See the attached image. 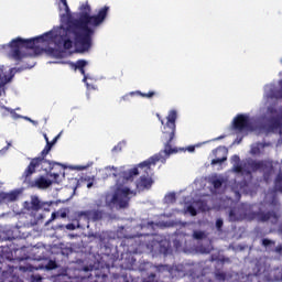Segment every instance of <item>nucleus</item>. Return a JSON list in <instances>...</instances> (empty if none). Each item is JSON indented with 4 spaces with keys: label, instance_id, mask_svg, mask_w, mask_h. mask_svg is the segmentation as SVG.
Wrapping results in <instances>:
<instances>
[{
    "label": "nucleus",
    "instance_id": "obj_41",
    "mask_svg": "<svg viewBox=\"0 0 282 282\" xmlns=\"http://www.w3.org/2000/svg\"><path fill=\"white\" fill-rule=\"evenodd\" d=\"M135 94H140V93H130V96H133V95H135Z\"/></svg>",
    "mask_w": 282,
    "mask_h": 282
},
{
    "label": "nucleus",
    "instance_id": "obj_44",
    "mask_svg": "<svg viewBox=\"0 0 282 282\" xmlns=\"http://www.w3.org/2000/svg\"><path fill=\"white\" fill-rule=\"evenodd\" d=\"M235 193H236V196H239V192L235 191Z\"/></svg>",
    "mask_w": 282,
    "mask_h": 282
},
{
    "label": "nucleus",
    "instance_id": "obj_32",
    "mask_svg": "<svg viewBox=\"0 0 282 282\" xmlns=\"http://www.w3.org/2000/svg\"><path fill=\"white\" fill-rule=\"evenodd\" d=\"M153 95H154V93H149V94L142 95V96H144L145 98H151V97H153Z\"/></svg>",
    "mask_w": 282,
    "mask_h": 282
},
{
    "label": "nucleus",
    "instance_id": "obj_19",
    "mask_svg": "<svg viewBox=\"0 0 282 282\" xmlns=\"http://www.w3.org/2000/svg\"><path fill=\"white\" fill-rule=\"evenodd\" d=\"M208 141H205L203 143H197L195 145H189L188 148H186V151H188L189 153H193L195 151V149H199V147H202V144H207Z\"/></svg>",
    "mask_w": 282,
    "mask_h": 282
},
{
    "label": "nucleus",
    "instance_id": "obj_36",
    "mask_svg": "<svg viewBox=\"0 0 282 282\" xmlns=\"http://www.w3.org/2000/svg\"><path fill=\"white\" fill-rule=\"evenodd\" d=\"M94 186V183H88L87 188H91Z\"/></svg>",
    "mask_w": 282,
    "mask_h": 282
},
{
    "label": "nucleus",
    "instance_id": "obj_1",
    "mask_svg": "<svg viewBox=\"0 0 282 282\" xmlns=\"http://www.w3.org/2000/svg\"><path fill=\"white\" fill-rule=\"evenodd\" d=\"M59 10L62 25L54 28L52 31L44 33L41 36L23 40L18 37L10 44L2 45L7 50L10 58L21 61L28 56V50H42L53 58H63L74 52H89L91 47V34L100 28L107 19L109 7H102L98 10L97 14L91 15V7L88 2L79 7L78 19L73 22L72 13L67 0H56Z\"/></svg>",
    "mask_w": 282,
    "mask_h": 282
},
{
    "label": "nucleus",
    "instance_id": "obj_46",
    "mask_svg": "<svg viewBox=\"0 0 282 282\" xmlns=\"http://www.w3.org/2000/svg\"><path fill=\"white\" fill-rule=\"evenodd\" d=\"M161 124H164V120H161Z\"/></svg>",
    "mask_w": 282,
    "mask_h": 282
},
{
    "label": "nucleus",
    "instance_id": "obj_12",
    "mask_svg": "<svg viewBox=\"0 0 282 282\" xmlns=\"http://www.w3.org/2000/svg\"><path fill=\"white\" fill-rule=\"evenodd\" d=\"M210 184H213L214 188L217 191L218 188H221L224 184H226V178L221 175L214 174L209 177Z\"/></svg>",
    "mask_w": 282,
    "mask_h": 282
},
{
    "label": "nucleus",
    "instance_id": "obj_9",
    "mask_svg": "<svg viewBox=\"0 0 282 282\" xmlns=\"http://www.w3.org/2000/svg\"><path fill=\"white\" fill-rule=\"evenodd\" d=\"M250 117L248 115H239L234 119V129L236 131H248Z\"/></svg>",
    "mask_w": 282,
    "mask_h": 282
},
{
    "label": "nucleus",
    "instance_id": "obj_33",
    "mask_svg": "<svg viewBox=\"0 0 282 282\" xmlns=\"http://www.w3.org/2000/svg\"><path fill=\"white\" fill-rule=\"evenodd\" d=\"M66 228L67 230H74V225H67Z\"/></svg>",
    "mask_w": 282,
    "mask_h": 282
},
{
    "label": "nucleus",
    "instance_id": "obj_17",
    "mask_svg": "<svg viewBox=\"0 0 282 282\" xmlns=\"http://www.w3.org/2000/svg\"><path fill=\"white\" fill-rule=\"evenodd\" d=\"M165 204H173L175 202V193H169L164 197Z\"/></svg>",
    "mask_w": 282,
    "mask_h": 282
},
{
    "label": "nucleus",
    "instance_id": "obj_28",
    "mask_svg": "<svg viewBox=\"0 0 282 282\" xmlns=\"http://www.w3.org/2000/svg\"><path fill=\"white\" fill-rule=\"evenodd\" d=\"M58 138H61V134H58L57 137H55L53 139V141H51L50 143L52 144V147H54V144H56V142L58 141Z\"/></svg>",
    "mask_w": 282,
    "mask_h": 282
},
{
    "label": "nucleus",
    "instance_id": "obj_34",
    "mask_svg": "<svg viewBox=\"0 0 282 282\" xmlns=\"http://www.w3.org/2000/svg\"><path fill=\"white\" fill-rule=\"evenodd\" d=\"M44 140H45L46 144H48L50 138H47V134H44Z\"/></svg>",
    "mask_w": 282,
    "mask_h": 282
},
{
    "label": "nucleus",
    "instance_id": "obj_7",
    "mask_svg": "<svg viewBox=\"0 0 282 282\" xmlns=\"http://www.w3.org/2000/svg\"><path fill=\"white\" fill-rule=\"evenodd\" d=\"M87 65H89V62L85 61V59H79L76 62V64H70V67H73V69H79L80 74H83L84 78H83V83H86V87L87 89H94V86L89 85V83H87V80H91V77L89 75H85V67H87Z\"/></svg>",
    "mask_w": 282,
    "mask_h": 282
},
{
    "label": "nucleus",
    "instance_id": "obj_47",
    "mask_svg": "<svg viewBox=\"0 0 282 282\" xmlns=\"http://www.w3.org/2000/svg\"><path fill=\"white\" fill-rule=\"evenodd\" d=\"M112 175H115V176H116V173H112Z\"/></svg>",
    "mask_w": 282,
    "mask_h": 282
},
{
    "label": "nucleus",
    "instance_id": "obj_27",
    "mask_svg": "<svg viewBox=\"0 0 282 282\" xmlns=\"http://www.w3.org/2000/svg\"><path fill=\"white\" fill-rule=\"evenodd\" d=\"M223 226H224V220L218 219V220L216 221V228H218V230H219V228H221Z\"/></svg>",
    "mask_w": 282,
    "mask_h": 282
},
{
    "label": "nucleus",
    "instance_id": "obj_42",
    "mask_svg": "<svg viewBox=\"0 0 282 282\" xmlns=\"http://www.w3.org/2000/svg\"><path fill=\"white\" fill-rule=\"evenodd\" d=\"M269 111H270V113H271L272 116H274V111H272V110H270V109H269Z\"/></svg>",
    "mask_w": 282,
    "mask_h": 282
},
{
    "label": "nucleus",
    "instance_id": "obj_26",
    "mask_svg": "<svg viewBox=\"0 0 282 282\" xmlns=\"http://www.w3.org/2000/svg\"><path fill=\"white\" fill-rule=\"evenodd\" d=\"M32 204H33V206L39 207V206H40L39 198H37V197H33V198H32Z\"/></svg>",
    "mask_w": 282,
    "mask_h": 282
},
{
    "label": "nucleus",
    "instance_id": "obj_30",
    "mask_svg": "<svg viewBox=\"0 0 282 282\" xmlns=\"http://www.w3.org/2000/svg\"><path fill=\"white\" fill-rule=\"evenodd\" d=\"M246 186H248V185H246V184L240 185V193H246Z\"/></svg>",
    "mask_w": 282,
    "mask_h": 282
},
{
    "label": "nucleus",
    "instance_id": "obj_35",
    "mask_svg": "<svg viewBox=\"0 0 282 282\" xmlns=\"http://www.w3.org/2000/svg\"><path fill=\"white\" fill-rule=\"evenodd\" d=\"M61 217H62V219H65L67 217V214L66 213H62Z\"/></svg>",
    "mask_w": 282,
    "mask_h": 282
},
{
    "label": "nucleus",
    "instance_id": "obj_4",
    "mask_svg": "<svg viewBox=\"0 0 282 282\" xmlns=\"http://www.w3.org/2000/svg\"><path fill=\"white\" fill-rule=\"evenodd\" d=\"M63 166V164L61 163H56V162H51L45 160L44 158H35L32 159L31 163L29 164V166L26 167V170L23 173V180L24 182H28V177H30L31 175H34V173H36V169H39V166H41V169H43V171H52V169H54V166Z\"/></svg>",
    "mask_w": 282,
    "mask_h": 282
},
{
    "label": "nucleus",
    "instance_id": "obj_15",
    "mask_svg": "<svg viewBox=\"0 0 282 282\" xmlns=\"http://www.w3.org/2000/svg\"><path fill=\"white\" fill-rule=\"evenodd\" d=\"M263 149H265L264 143L253 144L251 147V155H259V153H261V151H263Z\"/></svg>",
    "mask_w": 282,
    "mask_h": 282
},
{
    "label": "nucleus",
    "instance_id": "obj_43",
    "mask_svg": "<svg viewBox=\"0 0 282 282\" xmlns=\"http://www.w3.org/2000/svg\"><path fill=\"white\" fill-rule=\"evenodd\" d=\"M31 122H32V124H36V121H34V120H32Z\"/></svg>",
    "mask_w": 282,
    "mask_h": 282
},
{
    "label": "nucleus",
    "instance_id": "obj_6",
    "mask_svg": "<svg viewBox=\"0 0 282 282\" xmlns=\"http://www.w3.org/2000/svg\"><path fill=\"white\" fill-rule=\"evenodd\" d=\"M14 74H17V68L0 66V96H6V85L14 78Z\"/></svg>",
    "mask_w": 282,
    "mask_h": 282
},
{
    "label": "nucleus",
    "instance_id": "obj_24",
    "mask_svg": "<svg viewBox=\"0 0 282 282\" xmlns=\"http://www.w3.org/2000/svg\"><path fill=\"white\" fill-rule=\"evenodd\" d=\"M270 208H274V210H279V202L276 199H273L270 204Z\"/></svg>",
    "mask_w": 282,
    "mask_h": 282
},
{
    "label": "nucleus",
    "instance_id": "obj_22",
    "mask_svg": "<svg viewBox=\"0 0 282 282\" xmlns=\"http://www.w3.org/2000/svg\"><path fill=\"white\" fill-rule=\"evenodd\" d=\"M205 237H206V234H204V231L194 232V239H204Z\"/></svg>",
    "mask_w": 282,
    "mask_h": 282
},
{
    "label": "nucleus",
    "instance_id": "obj_13",
    "mask_svg": "<svg viewBox=\"0 0 282 282\" xmlns=\"http://www.w3.org/2000/svg\"><path fill=\"white\" fill-rule=\"evenodd\" d=\"M19 195H21V191L14 189L10 193H3L1 197L4 202H17V199H19Z\"/></svg>",
    "mask_w": 282,
    "mask_h": 282
},
{
    "label": "nucleus",
    "instance_id": "obj_10",
    "mask_svg": "<svg viewBox=\"0 0 282 282\" xmlns=\"http://www.w3.org/2000/svg\"><path fill=\"white\" fill-rule=\"evenodd\" d=\"M214 159L212 160V164H221V162H226L228 160V149L226 147H219L213 151Z\"/></svg>",
    "mask_w": 282,
    "mask_h": 282
},
{
    "label": "nucleus",
    "instance_id": "obj_23",
    "mask_svg": "<svg viewBox=\"0 0 282 282\" xmlns=\"http://www.w3.org/2000/svg\"><path fill=\"white\" fill-rule=\"evenodd\" d=\"M262 246L268 248L269 246H274V242L272 240L263 239L262 240Z\"/></svg>",
    "mask_w": 282,
    "mask_h": 282
},
{
    "label": "nucleus",
    "instance_id": "obj_45",
    "mask_svg": "<svg viewBox=\"0 0 282 282\" xmlns=\"http://www.w3.org/2000/svg\"><path fill=\"white\" fill-rule=\"evenodd\" d=\"M122 98H123V100H127V95H126V96H123Z\"/></svg>",
    "mask_w": 282,
    "mask_h": 282
},
{
    "label": "nucleus",
    "instance_id": "obj_18",
    "mask_svg": "<svg viewBox=\"0 0 282 282\" xmlns=\"http://www.w3.org/2000/svg\"><path fill=\"white\" fill-rule=\"evenodd\" d=\"M70 171H87V165H69Z\"/></svg>",
    "mask_w": 282,
    "mask_h": 282
},
{
    "label": "nucleus",
    "instance_id": "obj_29",
    "mask_svg": "<svg viewBox=\"0 0 282 282\" xmlns=\"http://www.w3.org/2000/svg\"><path fill=\"white\" fill-rule=\"evenodd\" d=\"M57 217H58V214L53 213L48 221H54V219H56Z\"/></svg>",
    "mask_w": 282,
    "mask_h": 282
},
{
    "label": "nucleus",
    "instance_id": "obj_20",
    "mask_svg": "<svg viewBox=\"0 0 282 282\" xmlns=\"http://www.w3.org/2000/svg\"><path fill=\"white\" fill-rule=\"evenodd\" d=\"M89 217H91V219H94L95 221L98 220V219H102V213L100 212H95V213H91L89 215Z\"/></svg>",
    "mask_w": 282,
    "mask_h": 282
},
{
    "label": "nucleus",
    "instance_id": "obj_38",
    "mask_svg": "<svg viewBox=\"0 0 282 282\" xmlns=\"http://www.w3.org/2000/svg\"><path fill=\"white\" fill-rule=\"evenodd\" d=\"M281 250H282V247L276 248V252H281Z\"/></svg>",
    "mask_w": 282,
    "mask_h": 282
},
{
    "label": "nucleus",
    "instance_id": "obj_5",
    "mask_svg": "<svg viewBox=\"0 0 282 282\" xmlns=\"http://www.w3.org/2000/svg\"><path fill=\"white\" fill-rule=\"evenodd\" d=\"M63 177H65V173H63L62 176L61 174L53 173L48 174L47 176H40L32 181L31 183H29V185L32 188H50L52 184H59Z\"/></svg>",
    "mask_w": 282,
    "mask_h": 282
},
{
    "label": "nucleus",
    "instance_id": "obj_25",
    "mask_svg": "<svg viewBox=\"0 0 282 282\" xmlns=\"http://www.w3.org/2000/svg\"><path fill=\"white\" fill-rule=\"evenodd\" d=\"M56 268V262L55 261H50L47 264L48 270H54Z\"/></svg>",
    "mask_w": 282,
    "mask_h": 282
},
{
    "label": "nucleus",
    "instance_id": "obj_39",
    "mask_svg": "<svg viewBox=\"0 0 282 282\" xmlns=\"http://www.w3.org/2000/svg\"><path fill=\"white\" fill-rule=\"evenodd\" d=\"M105 171L106 172L111 171V167H106Z\"/></svg>",
    "mask_w": 282,
    "mask_h": 282
},
{
    "label": "nucleus",
    "instance_id": "obj_3",
    "mask_svg": "<svg viewBox=\"0 0 282 282\" xmlns=\"http://www.w3.org/2000/svg\"><path fill=\"white\" fill-rule=\"evenodd\" d=\"M231 162L234 165L235 173H238L239 175H246L247 177H250V173L252 171H268V169H273V165L271 162H252V163H245L243 165H239V156L234 155L231 158Z\"/></svg>",
    "mask_w": 282,
    "mask_h": 282
},
{
    "label": "nucleus",
    "instance_id": "obj_2",
    "mask_svg": "<svg viewBox=\"0 0 282 282\" xmlns=\"http://www.w3.org/2000/svg\"><path fill=\"white\" fill-rule=\"evenodd\" d=\"M166 120L167 121L162 129V140L165 142L164 150L140 163L137 167L121 172L112 192L100 198L99 203H97L98 207L105 206L106 204V206H109L110 208H127L129 206V199H131L135 193L127 187L126 184L127 182H131L135 175H141L137 183V188H139V191H144V188L153 186V178H151V175H153L155 164H158V162L164 164L170 155L177 153V149L171 148V142H173V139L175 138L177 111L170 110ZM102 202H105V204Z\"/></svg>",
    "mask_w": 282,
    "mask_h": 282
},
{
    "label": "nucleus",
    "instance_id": "obj_8",
    "mask_svg": "<svg viewBox=\"0 0 282 282\" xmlns=\"http://www.w3.org/2000/svg\"><path fill=\"white\" fill-rule=\"evenodd\" d=\"M197 208L198 210H208V207H206V203L204 200L194 202L193 204L185 202V215L189 213L192 217H195L197 215Z\"/></svg>",
    "mask_w": 282,
    "mask_h": 282
},
{
    "label": "nucleus",
    "instance_id": "obj_14",
    "mask_svg": "<svg viewBox=\"0 0 282 282\" xmlns=\"http://www.w3.org/2000/svg\"><path fill=\"white\" fill-rule=\"evenodd\" d=\"M0 109H1L2 116H10L11 115V118H13V120H17V118H21V116H19V113H17V111H14L10 108H7L4 106H0Z\"/></svg>",
    "mask_w": 282,
    "mask_h": 282
},
{
    "label": "nucleus",
    "instance_id": "obj_21",
    "mask_svg": "<svg viewBox=\"0 0 282 282\" xmlns=\"http://www.w3.org/2000/svg\"><path fill=\"white\" fill-rule=\"evenodd\" d=\"M50 151H52V143L51 142L46 143L45 148L42 151V155L43 156L47 155V153H50Z\"/></svg>",
    "mask_w": 282,
    "mask_h": 282
},
{
    "label": "nucleus",
    "instance_id": "obj_40",
    "mask_svg": "<svg viewBox=\"0 0 282 282\" xmlns=\"http://www.w3.org/2000/svg\"><path fill=\"white\" fill-rule=\"evenodd\" d=\"M279 232H282V224H281V226H280V228H279Z\"/></svg>",
    "mask_w": 282,
    "mask_h": 282
},
{
    "label": "nucleus",
    "instance_id": "obj_37",
    "mask_svg": "<svg viewBox=\"0 0 282 282\" xmlns=\"http://www.w3.org/2000/svg\"><path fill=\"white\" fill-rule=\"evenodd\" d=\"M24 120H29V122H32V119L28 118V117H23Z\"/></svg>",
    "mask_w": 282,
    "mask_h": 282
},
{
    "label": "nucleus",
    "instance_id": "obj_11",
    "mask_svg": "<svg viewBox=\"0 0 282 282\" xmlns=\"http://www.w3.org/2000/svg\"><path fill=\"white\" fill-rule=\"evenodd\" d=\"M279 217L281 214H257L252 217V219H257L258 221H270V224H276L279 221Z\"/></svg>",
    "mask_w": 282,
    "mask_h": 282
},
{
    "label": "nucleus",
    "instance_id": "obj_31",
    "mask_svg": "<svg viewBox=\"0 0 282 282\" xmlns=\"http://www.w3.org/2000/svg\"><path fill=\"white\" fill-rule=\"evenodd\" d=\"M120 144H122V143H119L118 145H116V147L112 149V151H121L122 148H120Z\"/></svg>",
    "mask_w": 282,
    "mask_h": 282
},
{
    "label": "nucleus",
    "instance_id": "obj_16",
    "mask_svg": "<svg viewBox=\"0 0 282 282\" xmlns=\"http://www.w3.org/2000/svg\"><path fill=\"white\" fill-rule=\"evenodd\" d=\"M275 191L282 193V172L275 178Z\"/></svg>",
    "mask_w": 282,
    "mask_h": 282
}]
</instances>
